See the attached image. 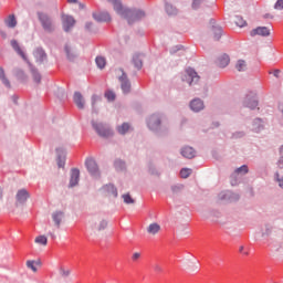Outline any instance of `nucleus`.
Here are the masks:
<instances>
[{"instance_id":"nucleus-1","label":"nucleus","mask_w":283,"mask_h":283,"mask_svg":"<svg viewBox=\"0 0 283 283\" xmlns=\"http://www.w3.org/2000/svg\"><path fill=\"white\" fill-rule=\"evenodd\" d=\"M120 17H124V19H127L128 23L132 24L134 21H140V19L145 18V11L143 10H128L123 8L120 10Z\"/></svg>"},{"instance_id":"nucleus-2","label":"nucleus","mask_w":283,"mask_h":283,"mask_svg":"<svg viewBox=\"0 0 283 283\" xmlns=\"http://www.w3.org/2000/svg\"><path fill=\"white\" fill-rule=\"evenodd\" d=\"M181 81L188 83V85L193 86L198 85L200 83V75L196 72V70L189 67L186 70V74L184 77H181Z\"/></svg>"},{"instance_id":"nucleus-3","label":"nucleus","mask_w":283,"mask_h":283,"mask_svg":"<svg viewBox=\"0 0 283 283\" xmlns=\"http://www.w3.org/2000/svg\"><path fill=\"white\" fill-rule=\"evenodd\" d=\"M38 19L45 32H54V23H52V19L43 12H38Z\"/></svg>"},{"instance_id":"nucleus-4","label":"nucleus","mask_w":283,"mask_h":283,"mask_svg":"<svg viewBox=\"0 0 283 283\" xmlns=\"http://www.w3.org/2000/svg\"><path fill=\"white\" fill-rule=\"evenodd\" d=\"M247 174H249V166H247V165H243V166H241V167H239V168H237L235 170H234V174H232L231 175V186L232 187H237V185H238V182H239V178H238V176H247Z\"/></svg>"},{"instance_id":"nucleus-5","label":"nucleus","mask_w":283,"mask_h":283,"mask_svg":"<svg viewBox=\"0 0 283 283\" xmlns=\"http://www.w3.org/2000/svg\"><path fill=\"white\" fill-rule=\"evenodd\" d=\"M85 166L87 168V171L93 176L94 178H98L101 176V171L98 170V165L96 161L92 158L86 159Z\"/></svg>"},{"instance_id":"nucleus-6","label":"nucleus","mask_w":283,"mask_h":283,"mask_svg":"<svg viewBox=\"0 0 283 283\" xmlns=\"http://www.w3.org/2000/svg\"><path fill=\"white\" fill-rule=\"evenodd\" d=\"M94 129L97 132L98 136H102V138H109L114 133L107 127H105L103 124H96L93 123Z\"/></svg>"},{"instance_id":"nucleus-7","label":"nucleus","mask_w":283,"mask_h":283,"mask_svg":"<svg viewBox=\"0 0 283 283\" xmlns=\"http://www.w3.org/2000/svg\"><path fill=\"white\" fill-rule=\"evenodd\" d=\"M243 105L244 107H249V109H255V107H258L259 105L258 97L255 96V94L247 95L243 101Z\"/></svg>"},{"instance_id":"nucleus-8","label":"nucleus","mask_w":283,"mask_h":283,"mask_svg":"<svg viewBox=\"0 0 283 283\" xmlns=\"http://www.w3.org/2000/svg\"><path fill=\"white\" fill-rule=\"evenodd\" d=\"M180 154L184 158H187L188 160H191L193 158H196V150L193 147L191 146H184L180 149Z\"/></svg>"},{"instance_id":"nucleus-9","label":"nucleus","mask_w":283,"mask_h":283,"mask_svg":"<svg viewBox=\"0 0 283 283\" xmlns=\"http://www.w3.org/2000/svg\"><path fill=\"white\" fill-rule=\"evenodd\" d=\"M191 112L198 114V112H202L205 109V102L200 98H195L189 104Z\"/></svg>"},{"instance_id":"nucleus-10","label":"nucleus","mask_w":283,"mask_h":283,"mask_svg":"<svg viewBox=\"0 0 283 283\" xmlns=\"http://www.w3.org/2000/svg\"><path fill=\"white\" fill-rule=\"evenodd\" d=\"M251 36H271V30L266 27H259L250 32Z\"/></svg>"},{"instance_id":"nucleus-11","label":"nucleus","mask_w":283,"mask_h":283,"mask_svg":"<svg viewBox=\"0 0 283 283\" xmlns=\"http://www.w3.org/2000/svg\"><path fill=\"white\" fill-rule=\"evenodd\" d=\"M76 23V20H74L70 15L62 17V25L64 28V32H70L72 28H74V24Z\"/></svg>"},{"instance_id":"nucleus-12","label":"nucleus","mask_w":283,"mask_h":283,"mask_svg":"<svg viewBox=\"0 0 283 283\" xmlns=\"http://www.w3.org/2000/svg\"><path fill=\"white\" fill-rule=\"evenodd\" d=\"M103 192L105 196H108V198H118V190L112 184L104 186Z\"/></svg>"},{"instance_id":"nucleus-13","label":"nucleus","mask_w":283,"mask_h":283,"mask_svg":"<svg viewBox=\"0 0 283 283\" xmlns=\"http://www.w3.org/2000/svg\"><path fill=\"white\" fill-rule=\"evenodd\" d=\"M251 130L254 132V134H260V132H264V120L262 118H255L254 120H252Z\"/></svg>"},{"instance_id":"nucleus-14","label":"nucleus","mask_w":283,"mask_h":283,"mask_svg":"<svg viewBox=\"0 0 283 283\" xmlns=\"http://www.w3.org/2000/svg\"><path fill=\"white\" fill-rule=\"evenodd\" d=\"M80 178H81V170H78L77 168H73L71 170V178H70L69 187H76V185H78Z\"/></svg>"},{"instance_id":"nucleus-15","label":"nucleus","mask_w":283,"mask_h":283,"mask_svg":"<svg viewBox=\"0 0 283 283\" xmlns=\"http://www.w3.org/2000/svg\"><path fill=\"white\" fill-rule=\"evenodd\" d=\"M219 198L220 200H240V195L232 192V191H222L221 193H219Z\"/></svg>"},{"instance_id":"nucleus-16","label":"nucleus","mask_w":283,"mask_h":283,"mask_svg":"<svg viewBox=\"0 0 283 283\" xmlns=\"http://www.w3.org/2000/svg\"><path fill=\"white\" fill-rule=\"evenodd\" d=\"M11 46L13 48L14 52H17V54H19V56H21V59L23 61H25L27 63H30L28 61V56L25 55V52H23V49H21V46L19 45V42H17V40L11 41Z\"/></svg>"},{"instance_id":"nucleus-17","label":"nucleus","mask_w":283,"mask_h":283,"mask_svg":"<svg viewBox=\"0 0 283 283\" xmlns=\"http://www.w3.org/2000/svg\"><path fill=\"white\" fill-rule=\"evenodd\" d=\"M148 127L153 130L158 129L160 127V117L158 115H151L148 118Z\"/></svg>"},{"instance_id":"nucleus-18","label":"nucleus","mask_w":283,"mask_h":283,"mask_svg":"<svg viewBox=\"0 0 283 283\" xmlns=\"http://www.w3.org/2000/svg\"><path fill=\"white\" fill-rule=\"evenodd\" d=\"M119 81L122 83V90L124 94H129V91L132 90V84L129 83V80H127V75L125 73L122 74Z\"/></svg>"},{"instance_id":"nucleus-19","label":"nucleus","mask_w":283,"mask_h":283,"mask_svg":"<svg viewBox=\"0 0 283 283\" xmlns=\"http://www.w3.org/2000/svg\"><path fill=\"white\" fill-rule=\"evenodd\" d=\"M210 23L212 25V33L214 41H220L222 36V27L216 25V20H210Z\"/></svg>"},{"instance_id":"nucleus-20","label":"nucleus","mask_w":283,"mask_h":283,"mask_svg":"<svg viewBox=\"0 0 283 283\" xmlns=\"http://www.w3.org/2000/svg\"><path fill=\"white\" fill-rule=\"evenodd\" d=\"M17 202H19V205H24V202L28 200V198H30V192H28V190L25 189H21L17 192Z\"/></svg>"},{"instance_id":"nucleus-21","label":"nucleus","mask_w":283,"mask_h":283,"mask_svg":"<svg viewBox=\"0 0 283 283\" xmlns=\"http://www.w3.org/2000/svg\"><path fill=\"white\" fill-rule=\"evenodd\" d=\"M73 101L78 109L85 108V101L83 99V95L80 92L74 93Z\"/></svg>"},{"instance_id":"nucleus-22","label":"nucleus","mask_w":283,"mask_h":283,"mask_svg":"<svg viewBox=\"0 0 283 283\" xmlns=\"http://www.w3.org/2000/svg\"><path fill=\"white\" fill-rule=\"evenodd\" d=\"M93 18L95 19V21L99 22L112 21V17L107 12L93 13Z\"/></svg>"},{"instance_id":"nucleus-23","label":"nucleus","mask_w":283,"mask_h":283,"mask_svg":"<svg viewBox=\"0 0 283 283\" xmlns=\"http://www.w3.org/2000/svg\"><path fill=\"white\" fill-rule=\"evenodd\" d=\"M52 219L59 229V227H61V222H63V220H65V213H63V211H56L52 214Z\"/></svg>"},{"instance_id":"nucleus-24","label":"nucleus","mask_w":283,"mask_h":283,"mask_svg":"<svg viewBox=\"0 0 283 283\" xmlns=\"http://www.w3.org/2000/svg\"><path fill=\"white\" fill-rule=\"evenodd\" d=\"M160 224L154 222L147 227V233H149V235H157V233H160Z\"/></svg>"},{"instance_id":"nucleus-25","label":"nucleus","mask_w":283,"mask_h":283,"mask_svg":"<svg viewBox=\"0 0 283 283\" xmlns=\"http://www.w3.org/2000/svg\"><path fill=\"white\" fill-rule=\"evenodd\" d=\"M230 59L227 54H222L217 59V65L218 67H227L229 65Z\"/></svg>"},{"instance_id":"nucleus-26","label":"nucleus","mask_w":283,"mask_h":283,"mask_svg":"<svg viewBox=\"0 0 283 283\" xmlns=\"http://www.w3.org/2000/svg\"><path fill=\"white\" fill-rule=\"evenodd\" d=\"M133 63H134L136 70L143 69V59H140V54H135L133 56Z\"/></svg>"},{"instance_id":"nucleus-27","label":"nucleus","mask_w":283,"mask_h":283,"mask_svg":"<svg viewBox=\"0 0 283 283\" xmlns=\"http://www.w3.org/2000/svg\"><path fill=\"white\" fill-rule=\"evenodd\" d=\"M0 80L6 87H10V80L6 77V71L0 66Z\"/></svg>"},{"instance_id":"nucleus-28","label":"nucleus","mask_w":283,"mask_h":283,"mask_svg":"<svg viewBox=\"0 0 283 283\" xmlns=\"http://www.w3.org/2000/svg\"><path fill=\"white\" fill-rule=\"evenodd\" d=\"M4 23L8 28H17V18L13 14L9 15Z\"/></svg>"},{"instance_id":"nucleus-29","label":"nucleus","mask_w":283,"mask_h":283,"mask_svg":"<svg viewBox=\"0 0 283 283\" xmlns=\"http://www.w3.org/2000/svg\"><path fill=\"white\" fill-rule=\"evenodd\" d=\"M95 63L99 70H104V67L107 65V61L103 56H97L95 59Z\"/></svg>"},{"instance_id":"nucleus-30","label":"nucleus","mask_w":283,"mask_h":283,"mask_svg":"<svg viewBox=\"0 0 283 283\" xmlns=\"http://www.w3.org/2000/svg\"><path fill=\"white\" fill-rule=\"evenodd\" d=\"M193 174V169L191 168H182L179 172L180 178L187 179L189 176Z\"/></svg>"},{"instance_id":"nucleus-31","label":"nucleus","mask_w":283,"mask_h":283,"mask_svg":"<svg viewBox=\"0 0 283 283\" xmlns=\"http://www.w3.org/2000/svg\"><path fill=\"white\" fill-rule=\"evenodd\" d=\"M65 52L69 61H74V59H76V52L69 45L65 46Z\"/></svg>"},{"instance_id":"nucleus-32","label":"nucleus","mask_w":283,"mask_h":283,"mask_svg":"<svg viewBox=\"0 0 283 283\" xmlns=\"http://www.w3.org/2000/svg\"><path fill=\"white\" fill-rule=\"evenodd\" d=\"M166 12L169 17H174V14H176L177 9L176 7H174V4H171V2H167L166 3Z\"/></svg>"},{"instance_id":"nucleus-33","label":"nucleus","mask_w":283,"mask_h":283,"mask_svg":"<svg viewBox=\"0 0 283 283\" xmlns=\"http://www.w3.org/2000/svg\"><path fill=\"white\" fill-rule=\"evenodd\" d=\"M107 1L113 3L115 12H117V14H120V10H123V4L120 3V0H107Z\"/></svg>"},{"instance_id":"nucleus-34","label":"nucleus","mask_w":283,"mask_h":283,"mask_svg":"<svg viewBox=\"0 0 283 283\" xmlns=\"http://www.w3.org/2000/svg\"><path fill=\"white\" fill-rule=\"evenodd\" d=\"M35 244H42V247H48V237L39 235L34 240Z\"/></svg>"},{"instance_id":"nucleus-35","label":"nucleus","mask_w":283,"mask_h":283,"mask_svg":"<svg viewBox=\"0 0 283 283\" xmlns=\"http://www.w3.org/2000/svg\"><path fill=\"white\" fill-rule=\"evenodd\" d=\"M35 57L39 59L40 62L45 61V59H48V55L45 54V52L41 49H38L35 51Z\"/></svg>"},{"instance_id":"nucleus-36","label":"nucleus","mask_w":283,"mask_h":283,"mask_svg":"<svg viewBox=\"0 0 283 283\" xmlns=\"http://www.w3.org/2000/svg\"><path fill=\"white\" fill-rule=\"evenodd\" d=\"M238 72H244L247 70V62L244 60H239L235 65Z\"/></svg>"},{"instance_id":"nucleus-37","label":"nucleus","mask_w":283,"mask_h":283,"mask_svg":"<svg viewBox=\"0 0 283 283\" xmlns=\"http://www.w3.org/2000/svg\"><path fill=\"white\" fill-rule=\"evenodd\" d=\"M122 198H123V201L125 202V205H134V202H136L134 200V198H132V195H129V193H124L122 196Z\"/></svg>"},{"instance_id":"nucleus-38","label":"nucleus","mask_w":283,"mask_h":283,"mask_svg":"<svg viewBox=\"0 0 283 283\" xmlns=\"http://www.w3.org/2000/svg\"><path fill=\"white\" fill-rule=\"evenodd\" d=\"M117 132L122 135L127 134V132H129V124H122L119 127H117Z\"/></svg>"},{"instance_id":"nucleus-39","label":"nucleus","mask_w":283,"mask_h":283,"mask_svg":"<svg viewBox=\"0 0 283 283\" xmlns=\"http://www.w3.org/2000/svg\"><path fill=\"white\" fill-rule=\"evenodd\" d=\"M274 181L277 182L280 189H283V176H280V172L274 174Z\"/></svg>"},{"instance_id":"nucleus-40","label":"nucleus","mask_w":283,"mask_h":283,"mask_svg":"<svg viewBox=\"0 0 283 283\" xmlns=\"http://www.w3.org/2000/svg\"><path fill=\"white\" fill-rule=\"evenodd\" d=\"M95 229L97 231H104V229H107V221L106 220H101L96 226Z\"/></svg>"},{"instance_id":"nucleus-41","label":"nucleus","mask_w":283,"mask_h":283,"mask_svg":"<svg viewBox=\"0 0 283 283\" xmlns=\"http://www.w3.org/2000/svg\"><path fill=\"white\" fill-rule=\"evenodd\" d=\"M234 22L237 23V25H238L239 28H244V25H247V21L244 20L243 17H240V15H237V17H235Z\"/></svg>"},{"instance_id":"nucleus-42","label":"nucleus","mask_w":283,"mask_h":283,"mask_svg":"<svg viewBox=\"0 0 283 283\" xmlns=\"http://www.w3.org/2000/svg\"><path fill=\"white\" fill-rule=\"evenodd\" d=\"M247 136V133L244 130H238L232 134V138L238 139V138H244Z\"/></svg>"},{"instance_id":"nucleus-43","label":"nucleus","mask_w":283,"mask_h":283,"mask_svg":"<svg viewBox=\"0 0 283 283\" xmlns=\"http://www.w3.org/2000/svg\"><path fill=\"white\" fill-rule=\"evenodd\" d=\"M105 98H107V101H115L116 99V94L112 91H107L105 93Z\"/></svg>"},{"instance_id":"nucleus-44","label":"nucleus","mask_w":283,"mask_h":283,"mask_svg":"<svg viewBox=\"0 0 283 283\" xmlns=\"http://www.w3.org/2000/svg\"><path fill=\"white\" fill-rule=\"evenodd\" d=\"M153 271L155 272V273H157V275H160V273H163V265H160V264H158V263H156V264H154L153 265Z\"/></svg>"},{"instance_id":"nucleus-45","label":"nucleus","mask_w":283,"mask_h":283,"mask_svg":"<svg viewBox=\"0 0 283 283\" xmlns=\"http://www.w3.org/2000/svg\"><path fill=\"white\" fill-rule=\"evenodd\" d=\"M27 268L31 269V271H33V273H36V265L34 261H27Z\"/></svg>"},{"instance_id":"nucleus-46","label":"nucleus","mask_w":283,"mask_h":283,"mask_svg":"<svg viewBox=\"0 0 283 283\" xmlns=\"http://www.w3.org/2000/svg\"><path fill=\"white\" fill-rule=\"evenodd\" d=\"M205 0H193L192 1V8H193V10H198V8H200V6H202V2H203Z\"/></svg>"},{"instance_id":"nucleus-47","label":"nucleus","mask_w":283,"mask_h":283,"mask_svg":"<svg viewBox=\"0 0 283 283\" xmlns=\"http://www.w3.org/2000/svg\"><path fill=\"white\" fill-rule=\"evenodd\" d=\"M96 103H101V97L98 95L92 96V106L96 107Z\"/></svg>"},{"instance_id":"nucleus-48","label":"nucleus","mask_w":283,"mask_h":283,"mask_svg":"<svg viewBox=\"0 0 283 283\" xmlns=\"http://www.w3.org/2000/svg\"><path fill=\"white\" fill-rule=\"evenodd\" d=\"M274 10H283V0H277L275 2Z\"/></svg>"},{"instance_id":"nucleus-49","label":"nucleus","mask_w":283,"mask_h":283,"mask_svg":"<svg viewBox=\"0 0 283 283\" xmlns=\"http://www.w3.org/2000/svg\"><path fill=\"white\" fill-rule=\"evenodd\" d=\"M33 81L41 83V74L36 73V71H33Z\"/></svg>"},{"instance_id":"nucleus-50","label":"nucleus","mask_w":283,"mask_h":283,"mask_svg":"<svg viewBox=\"0 0 283 283\" xmlns=\"http://www.w3.org/2000/svg\"><path fill=\"white\" fill-rule=\"evenodd\" d=\"M60 274L62 275V277H69L70 270L61 269Z\"/></svg>"},{"instance_id":"nucleus-51","label":"nucleus","mask_w":283,"mask_h":283,"mask_svg":"<svg viewBox=\"0 0 283 283\" xmlns=\"http://www.w3.org/2000/svg\"><path fill=\"white\" fill-rule=\"evenodd\" d=\"M132 260L136 262V260H140V252L133 253Z\"/></svg>"},{"instance_id":"nucleus-52","label":"nucleus","mask_w":283,"mask_h":283,"mask_svg":"<svg viewBox=\"0 0 283 283\" xmlns=\"http://www.w3.org/2000/svg\"><path fill=\"white\" fill-rule=\"evenodd\" d=\"M276 166H277L279 169H283V157H279Z\"/></svg>"},{"instance_id":"nucleus-53","label":"nucleus","mask_w":283,"mask_h":283,"mask_svg":"<svg viewBox=\"0 0 283 283\" xmlns=\"http://www.w3.org/2000/svg\"><path fill=\"white\" fill-rule=\"evenodd\" d=\"M199 270H200V265H199L198 261L196 263H192L191 271H199Z\"/></svg>"},{"instance_id":"nucleus-54","label":"nucleus","mask_w":283,"mask_h":283,"mask_svg":"<svg viewBox=\"0 0 283 283\" xmlns=\"http://www.w3.org/2000/svg\"><path fill=\"white\" fill-rule=\"evenodd\" d=\"M57 167H65V159H57Z\"/></svg>"},{"instance_id":"nucleus-55","label":"nucleus","mask_w":283,"mask_h":283,"mask_svg":"<svg viewBox=\"0 0 283 283\" xmlns=\"http://www.w3.org/2000/svg\"><path fill=\"white\" fill-rule=\"evenodd\" d=\"M239 251H240L241 253H243V255H249V252L244 251L243 245H241V247L239 248Z\"/></svg>"},{"instance_id":"nucleus-56","label":"nucleus","mask_w":283,"mask_h":283,"mask_svg":"<svg viewBox=\"0 0 283 283\" xmlns=\"http://www.w3.org/2000/svg\"><path fill=\"white\" fill-rule=\"evenodd\" d=\"M273 76H275V78H279L280 77V70H275L273 72Z\"/></svg>"},{"instance_id":"nucleus-57","label":"nucleus","mask_w":283,"mask_h":283,"mask_svg":"<svg viewBox=\"0 0 283 283\" xmlns=\"http://www.w3.org/2000/svg\"><path fill=\"white\" fill-rule=\"evenodd\" d=\"M280 158H283V145L279 148Z\"/></svg>"},{"instance_id":"nucleus-58","label":"nucleus","mask_w":283,"mask_h":283,"mask_svg":"<svg viewBox=\"0 0 283 283\" xmlns=\"http://www.w3.org/2000/svg\"><path fill=\"white\" fill-rule=\"evenodd\" d=\"M85 28H86V30H92V22H87Z\"/></svg>"},{"instance_id":"nucleus-59","label":"nucleus","mask_w":283,"mask_h":283,"mask_svg":"<svg viewBox=\"0 0 283 283\" xmlns=\"http://www.w3.org/2000/svg\"><path fill=\"white\" fill-rule=\"evenodd\" d=\"M188 228H189L188 224H182V226H180L181 231H186V229H188Z\"/></svg>"},{"instance_id":"nucleus-60","label":"nucleus","mask_w":283,"mask_h":283,"mask_svg":"<svg viewBox=\"0 0 283 283\" xmlns=\"http://www.w3.org/2000/svg\"><path fill=\"white\" fill-rule=\"evenodd\" d=\"M171 191H172L174 196H176V193H177V191H178V188H177L176 186H174V187L171 188Z\"/></svg>"},{"instance_id":"nucleus-61","label":"nucleus","mask_w":283,"mask_h":283,"mask_svg":"<svg viewBox=\"0 0 283 283\" xmlns=\"http://www.w3.org/2000/svg\"><path fill=\"white\" fill-rule=\"evenodd\" d=\"M182 50H185V46L179 45V46H178V51L180 52V51H182Z\"/></svg>"},{"instance_id":"nucleus-62","label":"nucleus","mask_w":283,"mask_h":283,"mask_svg":"<svg viewBox=\"0 0 283 283\" xmlns=\"http://www.w3.org/2000/svg\"><path fill=\"white\" fill-rule=\"evenodd\" d=\"M170 54H176V49L170 50Z\"/></svg>"},{"instance_id":"nucleus-63","label":"nucleus","mask_w":283,"mask_h":283,"mask_svg":"<svg viewBox=\"0 0 283 283\" xmlns=\"http://www.w3.org/2000/svg\"><path fill=\"white\" fill-rule=\"evenodd\" d=\"M69 3H76V0H69Z\"/></svg>"},{"instance_id":"nucleus-64","label":"nucleus","mask_w":283,"mask_h":283,"mask_svg":"<svg viewBox=\"0 0 283 283\" xmlns=\"http://www.w3.org/2000/svg\"><path fill=\"white\" fill-rule=\"evenodd\" d=\"M266 235H269V233H271V229H266Z\"/></svg>"}]
</instances>
